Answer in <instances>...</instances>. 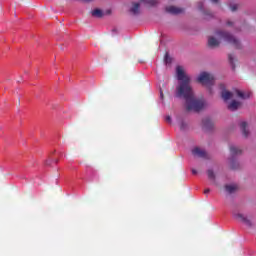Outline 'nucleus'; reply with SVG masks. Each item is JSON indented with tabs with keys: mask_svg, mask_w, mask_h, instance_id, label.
Returning <instances> with one entry per match:
<instances>
[{
	"mask_svg": "<svg viewBox=\"0 0 256 256\" xmlns=\"http://www.w3.org/2000/svg\"><path fill=\"white\" fill-rule=\"evenodd\" d=\"M176 75L179 82L176 87V97L185 99L186 110L199 113L205 109V100L195 98V93L191 87V78L185 74V70L181 66L176 67Z\"/></svg>",
	"mask_w": 256,
	"mask_h": 256,
	"instance_id": "nucleus-1",
	"label": "nucleus"
},
{
	"mask_svg": "<svg viewBox=\"0 0 256 256\" xmlns=\"http://www.w3.org/2000/svg\"><path fill=\"white\" fill-rule=\"evenodd\" d=\"M217 37L219 39L226 41V43H229L230 45H233L235 49H241V42L239 39L235 38L231 33L225 32V31H217L216 32Z\"/></svg>",
	"mask_w": 256,
	"mask_h": 256,
	"instance_id": "nucleus-2",
	"label": "nucleus"
},
{
	"mask_svg": "<svg viewBox=\"0 0 256 256\" xmlns=\"http://www.w3.org/2000/svg\"><path fill=\"white\" fill-rule=\"evenodd\" d=\"M197 82L204 87H212L215 83V76L208 72H201L197 77Z\"/></svg>",
	"mask_w": 256,
	"mask_h": 256,
	"instance_id": "nucleus-3",
	"label": "nucleus"
},
{
	"mask_svg": "<svg viewBox=\"0 0 256 256\" xmlns=\"http://www.w3.org/2000/svg\"><path fill=\"white\" fill-rule=\"evenodd\" d=\"M234 217L237 219V221H240V223L246 225V227H253V221L242 213H235Z\"/></svg>",
	"mask_w": 256,
	"mask_h": 256,
	"instance_id": "nucleus-4",
	"label": "nucleus"
},
{
	"mask_svg": "<svg viewBox=\"0 0 256 256\" xmlns=\"http://www.w3.org/2000/svg\"><path fill=\"white\" fill-rule=\"evenodd\" d=\"M165 11L166 13H170V15H180V13H183L185 10L175 6H167Z\"/></svg>",
	"mask_w": 256,
	"mask_h": 256,
	"instance_id": "nucleus-5",
	"label": "nucleus"
},
{
	"mask_svg": "<svg viewBox=\"0 0 256 256\" xmlns=\"http://www.w3.org/2000/svg\"><path fill=\"white\" fill-rule=\"evenodd\" d=\"M194 157H199L200 159H207V152L201 150L199 147H196L192 150Z\"/></svg>",
	"mask_w": 256,
	"mask_h": 256,
	"instance_id": "nucleus-6",
	"label": "nucleus"
},
{
	"mask_svg": "<svg viewBox=\"0 0 256 256\" xmlns=\"http://www.w3.org/2000/svg\"><path fill=\"white\" fill-rule=\"evenodd\" d=\"M140 11H141V4L137 2H133L132 7L130 8V13H132V15H139Z\"/></svg>",
	"mask_w": 256,
	"mask_h": 256,
	"instance_id": "nucleus-7",
	"label": "nucleus"
},
{
	"mask_svg": "<svg viewBox=\"0 0 256 256\" xmlns=\"http://www.w3.org/2000/svg\"><path fill=\"white\" fill-rule=\"evenodd\" d=\"M220 44H221V41L217 40L215 37L210 36L208 38V47H211L212 49H214V47H219Z\"/></svg>",
	"mask_w": 256,
	"mask_h": 256,
	"instance_id": "nucleus-8",
	"label": "nucleus"
},
{
	"mask_svg": "<svg viewBox=\"0 0 256 256\" xmlns=\"http://www.w3.org/2000/svg\"><path fill=\"white\" fill-rule=\"evenodd\" d=\"M241 107V102H237L236 100H233L229 105L228 109L229 111H237Z\"/></svg>",
	"mask_w": 256,
	"mask_h": 256,
	"instance_id": "nucleus-9",
	"label": "nucleus"
},
{
	"mask_svg": "<svg viewBox=\"0 0 256 256\" xmlns=\"http://www.w3.org/2000/svg\"><path fill=\"white\" fill-rule=\"evenodd\" d=\"M202 127L204 129H213V121L209 118H205L202 120Z\"/></svg>",
	"mask_w": 256,
	"mask_h": 256,
	"instance_id": "nucleus-10",
	"label": "nucleus"
},
{
	"mask_svg": "<svg viewBox=\"0 0 256 256\" xmlns=\"http://www.w3.org/2000/svg\"><path fill=\"white\" fill-rule=\"evenodd\" d=\"M240 129L244 137H249V130H247V122H241Z\"/></svg>",
	"mask_w": 256,
	"mask_h": 256,
	"instance_id": "nucleus-11",
	"label": "nucleus"
},
{
	"mask_svg": "<svg viewBox=\"0 0 256 256\" xmlns=\"http://www.w3.org/2000/svg\"><path fill=\"white\" fill-rule=\"evenodd\" d=\"M221 97L224 101H229V99L233 98V94L230 91L224 90L222 91Z\"/></svg>",
	"mask_w": 256,
	"mask_h": 256,
	"instance_id": "nucleus-12",
	"label": "nucleus"
},
{
	"mask_svg": "<svg viewBox=\"0 0 256 256\" xmlns=\"http://www.w3.org/2000/svg\"><path fill=\"white\" fill-rule=\"evenodd\" d=\"M230 153L231 155H241L243 151L240 148H237L235 146H230Z\"/></svg>",
	"mask_w": 256,
	"mask_h": 256,
	"instance_id": "nucleus-13",
	"label": "nucleus"
},
{
	"mask_svg": "<svg viewBox=\"0 0 256 256\" xmlns=\"http://www.w3.org/2000/svg\"><path fill=\"white\" fill-rule=\"evenodd\" d=\"M141 3H145L146 5H149L150 7H155L159 3V0H140Z\"/></svg>",
	"mask_w": 256,
	"mask_h": 256,
	"instance_id": "nucleus-14",
	"label": "nucleus"
},
{
	"mask_svg": "<svg viewBox=\"0 0 256 256\" xmlns=\"http://www.w3.org/2000/svg\"><path fill=\"white\" fill-rule=\"evenodd\" d=\"M237 189V185H226L225 186V190L227 191V193H235Z\"/></svg>",
	"mask_w": 256,
	"mask_h": 256,
	"instance_id": "nucleus-15",
	"label": "nucleus"
},
{
	"mask_svg": "<svg viewBox=\"0 0 256 256\" xmlns=\"http://www.w3.org/2000/svg\"><path fill=\"white\" fill-rule=\"evenodd\" d=\"M92 16L101 18L103 17V11L101 9H95L92 11Z\"/></svg>",
	"mask_w": 256,
	"mask_h": 256,
	"instance_id": "nucleus-16",
	"label": "nucleus"
},
{
	"mask_svg": "<svg viewBox=\"0 0 256 256\" xmlns=\"http://www.w3.org/2000/svg\"><path fill=\"white\" fill-rule=\"evenodd\" d=\"M235 93L240 99H249V94L245 95L241 90H236Z\"/></svg>",
	"mask_w": 256,
	"mask_h": 256,
	"instance_id": "nucleus-17",
	"label": "nucleus"
},
{
	"mask_svg": "<svg viewBox=\"0 0 256 256\" xmlns=\"http://www.w3.org/2000/svg\"><path fill=\"white\" fill-rule=\"evenodd\" d=\"M207 175H208V179H210V181L215 182V172H213V170H208Z\"/></svg>",
	"mask_w": 256,
	"mask_h": 256,
	"instance_id": "nucleus-18",
	"label": "nucleus"
},
{
	"mask_svg": "<svg viewBox=\"0 0 256 256\" xmlns=\"http://www.w3.org/2000/svg\"><path fill=\"white\" fill-rule=\"evenodd\" d=\"M229 63L232 65V69H235V58L233 57L232 54L228 55Z\"/></svg>",
	"mask_w": 256,
	"mask_h": 256,
	"instance_id": "nucleus-19",
	"label": "nucleus"
},
{
	"mask_svg": "<svg viewBox=\"0 0 256 256\" xmlns=\"http://www.w3.org/2000/svg\"><path fill=\"white\" fill-rule=\"evenodd\" d=\"M164 61H165L166 64H170L171 63V57L169 56V53L165 54Z\"/></svg>",
	"mask_w": 256,
	"mask_h": 256,
	"instance_id": "nucleus-20",
	"label": "nucleus"
},
{
	"mask_svg": "<svg viewBox=\"0 0 256 256\" xmlns=\"http://www.w3.org/2000/svg\"><path fill=\"white\" fill-rule=\"evenodd\" d=\"M180 129H181V131H185L187 129V123L181 122L180 123Z\"/></svg>",
	"mask_w": 256,
	"mask_h": 256,
	"instance_id": "nucleus-21",
	"label": "nucleus"
},
{
	"mask_svg": "<svg viewBox=\"0 0 256 256\" xmlns=\"http://www.w3.org/2000/svg\"><path fill=\"white\" fill-rule=\"evenodd\" d=\"M230 167L231 169H237L239 167V164H237L235 161H232Z\"/></svg>",
	"mask_w": 256,
	"mask_h": 256,
	"instance_id": "nucleus-22",
	"label": "nucleus"
},
{
	"mask_svg": "<svg viewBox=\"0 0 256 256\" xmlns=\"http://www.w3.org/2000/svg\"><path fill=\"white\" fill-rule=\"evenodd\" d=\"M231 11H237V4L230 6Z\"/></svg>",
	"mask_w": 256,
	"mask_h": 256,
	"instance_id": "nucleus-23",
	"label": "nucleus"
},
{
	"mask_svg": "<svg viewBox=\"0 0 256 256\" xmlns=\"http://www.w3.org/2000/svg\"><path fill=\"white\" fill-rule=\"evenodd\" d=\"M198 9H199L200 11H203V2H200V3L198 4Z\"/></svg>",
	"mask_w": 256,
	"mask_h": 256,
	"instance_id": "nucleus-24",
	"label": "nucleus"
},
{
	"mask_svg": "<svg viewBox=\"0 0 256 256\" xmlns=\"http://www.w3.org/2000/svg\"><path fill=\"white\" fill-rule=\"evenodd\" d=\"M226 25H227L228 27H233V22L228 20V21L226 22Z\"/></svg>",
	"mask_w": 256,
	"mask_h": 256,
	"instance_id": "nucleus-25",
	"label": "nucleus"
},
{
	"mask_svg": "<svg viewBox=\"0 0 256 256\" xmlns=\"http://www.w3.org/2000/svg\"><path fill=\"white\" fill-rule=\"evenodd\" d=\"M166 123H171V116H166Z\"/></svg>",
	"mask_w": 256,
	"mask_h": 256,
	"instance_id": "nucleus-26",
	"label": "nucleus"
},
{
	"mask_svg": "<svg viewBox=\"0 0 256 256\" xmlns=\"http://www.w3.org/2000/svg\"><path fill=\"white\" fill-rule=\"evenodd\" d=\"M210 192H211V190L209 188L204 190L205 195H207V193H210Z\"/></svg>",
	"mask_w": 256,
	"mask_h": 256,
	"instance_id": "nucleus-27",
	"label": "nucleus"
},
{
	"mask_svg": "<svg viewBox=\"0 0 256 256\" xmlns=\"http://www.w3.org/2000/svg\"><path fill=\"white\" fill-rule=\"evenodd\" d=\"M212 3H214L215 5H217L219 3V0H210Z\"/></svg>",
	"mask_w": 256,
	"mask_h": 256,
	"instance_id": "nucleus-28",
	"label": "nucleus"
},
{
	"mask_svg": "<svg viewBox=\"0 0 256 256\" xmlns=\"http://www.w3.org/2000/svg\"><path fill=\"white\" fill-rule=\"evenodd\" d=\"M192 174H193V175H197V170L192 169Z\"/></svg>",
	"mask_w": 256,
	"mask_h": 256,
	"instance_id": "nucleus-29",
	"label": "nucleus"
},
{
	"mask_svg": "<svg viewBox=\"0 0 256 256\" xmlns=\"http://www.w3.org/2000/svg\"><path fill=\"white\" fill-rule=\"evenodd\" d=\"M160 97L161 99H163V92H160Z\"/></svg>",
	"mask_w": 256,
	"mask_h": 256,
	"instance_id": "nucleus-30",
	"label": "nucleus"
},
{
	"mask_svg": "<svg viewBox=\"0 0 256 256\" xmlns=\"http://www.w3.org/2000/svg\"><path fill=\"white\" fill-rule=\"evenodd\" d=\"M54 163H59V159H55V160H54Z\"/></svg>",
	"mask_w": 256,
	"mask_h": 256,
	"instance_id": "nucleus-31",
	"label": "nucleus"
}]
</instances>
